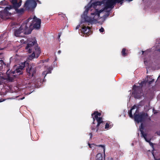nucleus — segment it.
I'll use <instances>...</instances> for the list:
<instances>
[{
	"label": "nucleus",
	"instance_id": "1",
	"mask_svg": "<svg viewBox=\"0 0 160 160\" xmlns=\"http://www.w3.org/2000/svg\"><path fill=\"white\" fill-rule=\"evenodd\" d=\"M25 49L27 50V52L29 53L32 52L27 58L28 60H30L34 58H38L41 53L40 48L38 47L35 38L27 44Z\"/></svg>",
	"mask_w": 160,
	"mask_h": 160
},
{
	"label": "nucleus",
	"instance_id": "2",
	"mask_svg": "<svg viewBox=\"0 0 160 160\" xmlns=\"http://www.w3.org/2000/svg\"><path fill=\"white\" fill-rule=\"evenodd\" d=\"M32 19V18L30 17L24 21L25 24L27 26L28 30L31 29L32 32L33 29L39 30L41 28V19L38 18L34 15L32 22H29V21Z\"/></svg>",
	"mask_w": 160,
	"mask_h": 160
},
{
	"label": "nucleus",
	"instance_id": "3",
	"mask_svg": "<svg viewBox=\"0 0 160 160\" xmlns=\"http://www.w3.org/2000/svg\"><path fill=\"white\" fill-rule=\"evenodd\" d=\"M24 67L26 68L27 74L28 76L29 79L32 78L36 73V67L35 64H29L27 62H24Z\"/></svg>",
	"mask_w": 160,
	"mask_h": 160
},
{
	"label": "nucleus",
	"instance_id": "4",
	"mask_svg": "<svg viewBox=\"0 0 160 160\" xmlns=\"http://www.w3.org/2000/svg\"><path fill=\"white\" fill-rule=\"evenodd\" d=\"M37 2L41 3L39 0H27L23 6L25 10L28 12H33L37 6Z\"/></svg>",
	"mask_w": 160,
	"mask_h": 160
},
{
	"label": "nucleus",
	"instance_id": "5",
	"mask_svg": "<svg viewBox=\"0 0 160 160\" xmlns=\"http://www.w3.org/2000/svg\"><path fill=\"white\" fill-rule=\"evenodd\" d=\"M31 33V29L28 30L27 26L25 24L24 22L22 23L19 29H14V34L16 37H21V34L23 33L25 34H29Z\"/></svg>",
	"mask_w": 160,
	"mask_h": 160
},
{
	"label": "nucleus",
	"instance_id": "6",
	"mask_svg": "<svg viewBox=\"0 0 160 160\" xmlns=\"http://www.w3.org/2000/svg\"><path fill=\"white\" fill-rule=\"evenodd\" d=\"M9 69L6 72V74L7 76L6 77H4L3 76H0V80H1L2 81L4 80H7L10 82H13L14 79L16 77V75H14L16 72V70L12 71V70L9 71Z\"/></svg>",
	"mask_w": 160,
	"mask_h": 160
},
{
	"label": "nucleus",
	"instance_id": "7",
	"mask_svg": "<svg viewBox=\"0 0 160 160\" xmlns=\"http://www.w3.org/2000/svg\"><path fill=\"white\" fill-rule=\"evenodd\" d=\"M148 115L147 113L144 112L140 113V114L134 113L133 115V118L135 121L138 123L144 122L147 118Z\"/></svg>",
	"mask_w": 160,
	"mask_h": 160
},
{
	"label": "nucleus",
	"instance_id": "8",
	"mask_svg": "<svg viewBox=\"0 0 160 160\" xmlns=\"http://www.w3.org/2000/svg\"><path fill=\"white\" fill-rule=\"evenodd\" d=\"M132 93L134 97L135 98H139L141 97L143 94L141 88L134 84L132 88Z\"/></svg>",
	"mask_w": 160,
	"mask_h": 160
},
{
	"label": "nucleus",
	"instance_id": "9",
	"mask_svg": "<svg viewBox=\"0 0 160 160\" xmlns=\"http://www.w3.org/2000/svg\"><path fill=\"white\" fill-rule=\"evenodd\" d=\"M92 117L93 119V123L95 124L94 122L95 121V119L97 122V124L96 125V132H98L99 129V127L101 126V125L102 124L103 122L102 120V117H98V116L97 113L93 114V113L92 114Z\"/></svg>",
	"mask_w": 160,
	"mask_h": 160
},
{
	"label": "nucleus",
	"instance_id": "10",
	"mask_svg": "<svg viewBox=\"0 0 160 160\" xmlns=\"http://www.w3.org/2000/svg\"><path fill=\"white\" fill-rule=\"evenodd\" d=\"M12 9L11 7H7L4 10H2L0 12V17L3 19L5 16H9L11 15V13L8 12V11Z\"/></svg>",
	"mask_w": 160,
	"mask_h": 160
},
{
	"label": "nucleus",
	"instance_id": "11",
	"mask_svg": "<svg viewBox=\"0 0 160 160\" xmlns=\"http://www.w3.org/2000/svg\"><path fill=\"white\" fill-rule=\"evenodd\" d=\"M115 4L116 3L115 0H108L106 2L105 8H112Z\"/></svg>",
	"mask_w": 160,
	"mask_h": 160
},
{
	"label": "nucleus",
	"instance_id": "12",
	"mask_svg": "<svg viewBox=\"0 0 160 160\" xmlns=\"http://www.w3.org/2000/svg\"><path fill=\"white\" fill-rule=\"evenodd\" d=\"M105 9V7L101 9L100 10H98V9H94V12H92L91 13V16L94 15L96 17V19H99L100 17V14L103 12L104 10L107 9Z\"/></svg>",
	"mask_w": 160,
	"mask_h": 160
},
{
	"label": "nucleus",
	"instance_id": "13",
	"mask_svg": "<svg viewBox=\"0 0 160 160\" xmlns=\"http://www.w3.org/2000/svg\"><path fill=\"white\" fill-rule=\"evenodd\" d=\"M82 18H83L82 17ZM83 18L84 19L85 22H87L90 23H92V22H93V20H97V19H96V16H95L92 18H91L87 16L84 17Z\"/></svg>",
	"mask_w": 160,
	"mask_h": 160
},
{
	"label": "nucleus",
	"instance_id": "14",
	"mask_svg": "<svg viewBox=\"0 0 160 160\" xmlns=\"http://www.w3.org/2000/svg\"><path fill=\"white\" fill-rule=\"evenodd\" d=\"M154 81V79H152V80L150 81H148V80H144L143 81L141 82L140 84V86L139 87L140 88L141 87V88H142L143 86L145 85L147 83H148L149 85H150Z\"/></svg>",
	"mask_w": 160,
	"mask_h": 160
},
{
	"label": "nucleus",
	"instance_id": "15",
	"mask_svg": "<svg viewBox=\"0 0 160 160\" xmlns=\"http://www.w3.org/2000/svg\"><path fill=\"white\" fill-rule=\"evenodd\" d=\"M101 3L99 2H95L92 3V4H88V6L90 8L92 7H93L95 9H97L96 7L98 5H100Z\"/></svg>",
	"mask_w": 160,
	"mask_h": 160
},
{
	"label": "nucleus",
	"instance_id": "16",
	"mask_svg": "<svg viewBox=\"0 0 160 160\" xmlns=\"http://www.w3.org/2000/svg\"><path fill=\"white\" fill-rule=\"evenodd\" d=\"M12 5H10L9 6L11 7L12 8H14L16 10L17 8H18L20 6V3H18V1L14 2L12 3Z\"/></svg>",
	"mask_w": 160,
	"mask_h": 160
},
{
	"label": "nucleus",
	"instance_id": "17",
	"mask_svg": "<svg viewBox=\"0 0 160 160\" xmlns=\"http://www.w3.org/2000/svg\"><path fill=\"white\" fill-rule=\"evenodd\" d=\"M82 31L85 33H87V34H90L89 31H90V29L89 27L85 26H82Z\"/></svg>",
	"mask_w": 160,
	"mask_h": 160
},
{
	"label": "nucleus",
	"instance_id": "18",
	"mask_svg": "<svg viewBox=\"0 0 160 160\" xmlns=\"http://www.w3.org/2000/svg\"><path fill=\"white\" fill-rule=\"evenodd\" d=\"M144 128V127L143 126V124L142 123H141L140 125V126L139 127V129L140 131L141 132V137H144V136L145 135H147V134L146 133H144V131H143V129Z\"/></svg>",
	"mask_w": 160,
	"mask_h": 160
},
{
	"label": "nucleus",
	"instance_id": "19",
	"mask_svg": "<svg viewBox=\"0 0 160 160\" xmlns=\"http://www.w3.org/2000/svg\"><path fill=\"white\" fill-rule=\"evenodd\" d=\"M24 11L26 10L23 8H21L20 9L17 8L15 10L16 13L19 14H22L24 13Z\"/></svg>",
	"mask_w": 160,
	"mask_h": 160
},
{
	"label": "nucleus",
	"instance_id": "20",
	"mask_svg": "<svg viewBox=\"0 0 160 160\" xmlns=\"http://www.w3.org/2000/svg\"><path fill=\"white\" fill-rule=\"evenodd\" d=\"M24 66H19L16 69V73H19V74H22V71L23 68Z\"/></svg>",
	"mask_w": 160,
	"mask_h": 160
},
{
	"label": "nucleus",
	"instance_id": "21",
	"mask_svg": "<svg viewBox=\"0 0 160 160\" xmlns=\"http://www.w3.org/2000/svg\"><path fill=\"white\" fill-rule=\"evenodd\" d=\"M95 159L96 160H102V154L101 153H99L96 155Z\"/></svg>",
	"mask_w": 160,
	"mask_h": 160
},
{
	"label": "nucleus",
	"instance_id": "22",
	"mask_svg": "<svg viewBox=\"0 0 160 160\" xmlns=\"http://www.w3.org/2000/svg\"><path fill=\"white\" fill-rule=\"evenodd\" d=\"M85 10L83 12V17L84 16H87V14L88 13V11L90 9V8L88 6V5L85 7Z\"/></svg>",
	"mask_w": 160,
	"mask_h": 160
},
{
	"label": "nucleus",
	"instance_id": "23",
	"mask_svg": "<svg viewBox=\"0 0 160 160\" xmlns=\"http://www.w3.org/2000/svg\"><path fill=\"white\" fill-rule=\"evenodd\" d=\"M147 135H145V136H144V137H143V138H144V139H145V140L147 142L149 143L150 146H151L152 148H153V144L152 143V142H151V141H150L151 139H147Z\"/></svg>",
	"mask_w": 160,
	"mask_h": 160
},
{
	"label": "nucleus",
	"instance_id": "24",
	"mask_svg": "<svg viewBox=\"0 0 160 160\" xmlns=\"http://www.w3.org/2000/svg\"><path fill=\"white\" fill-rule=\"evenodd\" d=\"M51 73V70L50 68H48L47 71H44L42 73V75L43 76H44V77L46 76L48 73Z\"/></svg>",
	"mask_w": 160,
	"mask_h": 160
},
{
	"label": "nucleus",
	"instance_id": "25",
	"mask_svg": "<svg viewBox=\"0 0 160 160\" xmlns=\"http://www.w3.org/2000/svg\"><path fill=\"white\" fill-rule=\"evenodd\" d=\"M8 4V2L5 0H3L0 2V5H7Z\"/></svg>",
	"mask_w": 160,
	"mask_h": 160
},
{
	"label": "nucleus",
	"instance_id": "26",
	"mask_svg": "<svg viewBox=\"0 0 160 160\" xmlns=\"http://www.w3.org/2000/svg\"><path fill=\"white\" fill-rule=\"evenodd\" d=\"M126 50V49L125 48H123L122 50V51L121 52V53H122V55L123 57H125V56H127V53H126V52H125Z\"/></svg>",
	"mask_w": 160,
	"mask_h": 160
},
{
	"label": "nucleus",
	"instance_id": "27",
	"mask_svg": "<svg viewBox=\"0 0 160 160\" xmlns=\"http://www.w3.org/2000/svg\"><path fill=\"white\" fill-rule=\"evenodd\" d=\"M94 124H95L93 123V122L92 124L91 127V128H90L91 129L92 131H94L96 129V130H97V128H96V126H95Z\"/></svg>",
	"mask_w": 160,
	"mask_h": 160
},
{
	"label": "nucleus",
	"instance_id": "28",
	"mask_svg": "<svg viewBox=\"0 0 160 160\" xmlns=\"http://www.w3.org/2000/svg\"><path fill=\"white\" fill-rule=\"evenodd\" d=\"M124 0H115L116 4L117 3H120L121 5L123 3Z\"/></svg>",
	"mask_w": 160,
	"mask_h": 160
},
{
	"label": "nucleus",
	"instance_id": "29",
	"mask_svg": "<svg viewBox=\"0 0 160 160\" xmlns=\"http://www.w3.org/2000/svg\"><path fill=\"white\" fill-rule=\"evenodd\" d=\"M111 125H109L108 123H106L105 125V128L107 129H108L111 128L112 127Z\"/></svg>",
	"mask_w": 160,
	"mask_h": 160
},
{
	"label": "nucleus",
	"instance_id": "30",
	"mask_svg": "<svg viewBox=\"0 0 160 160\" xmlns=\"http://www.w3.org/2000/svg\"><path fill=\"white\" fill-rule=\"evenodd\" d=\"M132 110L131 109L128 111V113L130 118H133V116L132 114Z\"/></svg>",
	"mask_w": 160,
	"mask_h": 160
},
{
	"label": "nucleus",
	"instance_id": "31",
	"mask_svg": "<svg viewBox=\"0 0 160 160\" xmlns=\"http://www.w3.org/2000/svg\"><path fill=\"white\" fill-rule=\"evenodd\" d=\"M3 65H5L6 64L2 60H0V65H1V66H0V68H1V67Z\"/></svg>",
	"mask_w": 160,
	"mask_h": 160
},
{
	"label": "nucleus",
	"instance_id": "32",
	"mask_svg": "<svg viewBox=\"0 0 160 160\" xmlns=\"http://www.w3.org/2000/svg\"><path fill=\"white\" fill-rule=\"evenodd\" d=\"M142 55H144L145 56H146L148 55V52L147 51H142Z\"/></svg>",
	"mask_w": 160,
	"mask_h": 160
},
{
	"label": "nucleus",
	"instance_id": "33",
	"mask_svg": "<svg viewBox=\"0 0 160 160\" xmlns=\"http://www.w3.org/2000/svg\"><path fill=\"white\" fill-rule=\"evenodd\" d=\"M97 146L98 147H102L103 149V151H104V153H105V146L104 145H97Z\"/></svg>",
	"mask_w": 160,
	"mask_h": 160
},
{
	"label": "nucleus",
	"instance_id": "34",
	"mask_svg": "<svg viewBox=\"0 0 160 160\" xmlns=\"http://www.w3.org/2000/svg\"><path fill=\"white\" fill-rule=\"evenodd\" d=\"M97 113L98 116L100 117L101 115V113L99 112L98 111H95L93 112V114Z\"/></svg>",
	"mask_w": 160,
	"mask_h": 160
},
{
	"label": "nucleus",
	"instance_id": "35",
	"mask_svg": "<svg viewBox=\"0 0 160 160\" xmlns=\"http://www.w3.org/2000/svg\"><path fill=\"white\" fill-rule=\"evenodd\" d=\"M99 31L100 32H103L104 31V30L103 28L102 27L99 29Z\"/></svg>",
	"mask_w": 160,
	"mask_h": 160
},
{
	"label": "nucleus",
	"instance_id": "36",
	"mask_svg": "<svg viewBox=\"0 0 160 160\" xmlns=\"http://www.w3.org/2000/svg\"><path fill=\"white\" fill-rule=\"evenodd\" d=\"M108 13L106 14H105L104 15V17L105 18H107V17H108L109 16V11H108Z\"/></svg>",
	"mask_w": 160,
	"mask_h": 160
},
{
	"label": "nucleus",
	"instance_id": "37",
	"mask_svg": "<svg viewBox=\"0 0 160 160\" xmlns=\"http://www.w3.org/2000/svg\"><path fill=\"white\" fill-rule=\"evenodd\" d=\"M138 107H137L136 105H133L131 108V109L132 110H133L134 109H135V108H137Z\"/></svg>",
	"mask_w": 160,
	"mask_h": 160
},
{
	"label": "nucleus",
	"instance_id": "38",
	"mask_svg": "<svg viewBox=\"0 0 160 160\" xmlns=\"http://www.w3.org/2000/svg\"><path fill=\"white\" fill-rule=\"evenodd\" d=\"M59 16L60 17L61 16L63 18H65V15L64 14H59Z\"/></svg>",
	"mask_w": 160,
	"mask_h": 160
},
{
	"label": "nucleus",
	"instance_id": "39",
	"mask_svg": "<svg viewBox=\"0 0 160 160\" xmlns=\"http://www.w3.org/2000/svg\"><path fill=\"white\" fill-rule=\"evenodd\" d=\"M139 110H138V109H137L136 111H135V112L134 113H137V114H139Z\"/></svg>",
	"mask_w": 160,
	"mask_h": 160
},
{
	"label": "nucleus",
	"instance_id": "40",
	"mask_svg": "<svg viewBox=\"0 0 160 160\" xmlns=\"http://www.w3.org/2000/svg\"><path fill=\"white\" fill-rule=\"evenodd\" d=\"M61 33H59L58 36V39H59L61 35Z\"/></svg>",
	"mask_w": 160,
	"mask_h": 160
},
{
	"label": "nucleus",
	"instance_id": "41",
	"mask_svg": "<svg viewBox=\"0 0 160 160\" xmlns=\"http://www.w3.org/2000/svg\"><path fill=\"white\" fill-rule=\"evenodd\" d=\"M18 1V0H12V1H11V3L12 2H16Z\"/></svg>",
	"mask_w": 160,
	"mask_h": 160
},
{
	"label": "nucleus",
	"instance_id": "42",
	"mask_svg": "<svg viewBox=\"0 0 160 160\" xmlns=\"http://www.w3.org/2000/svg\"><path fill=\"white\" fill-rule=\"evenodd\" d=\"M80 26V25H78L76 28V29H78L79 28Z\"/></svg>",
	"mask_w": 160,
	"mask_h": 160
},
{
	"label": "nucleus",
	"instance_id": "43",
	"mask_svg": "<svg viewBox=\"0 0 160 160\" xmlns=\"http://www.w3.org/2000/svg\"><path fill=\"white\" fill-rule=\"evenodd\" d=\"M4 99L3 98H1L0 99V102H2L4 101Z\"/></svg>",
	"mask_w": 160,
	"mask_h": 160
},
{
	"label": "nucleus",
	"instance_id": "44",
	"mask_svg": "<svg viewBox=\"0 0 160 160\" xmlns=\"http://www.w3.org/2000/svg\"><path fill=\"white\" fill-rule=\"evenodd\" d=\"M89 135L90 136V138H92V133H90L89 134Z\"/></svg>",
	"mask_w": 160,
	"mask_h": 160
},
{
	"label": "nucleus",
	"instance_id": "45",
	"mask_svg": "<svg viewBox=\"0 0 160 160\" xmlns=\"http://www.w3.org/2000/svg\"><path fill=\"white\" fill-rule=\"evenodd\" d=\"M22 1L20 0L18 3H20V5L21 6L22 4Z\"/></svg>",
	"mask_w": 160,
	"mask_h": 160
},
{
	"label": "nucleus",
	"instance_id": "46",
	"mask_svg": "<svg viewBox=\"0 0 160 160\" xmlns=\"http://www.w3.org/2000/svg\"><path fill=\"white\" fill-rule=\"evenodd\" d=\"M90 160H95L94 157H91L90 158Z\"/></svg>",
	"mask_w": 160,
	"mask_h": 160
},
{
	"label": "nucleus",
	"instance_id": "47",
	"mask_svg": "<svg viewBox=\"0 0 160 160\" xmlns=\"http://www.w3.org/2000/svg\"><path fill=\"white\" fill-rule=\"evenodd\" d=\"M61 53V51L60 50H59V51H58V53L59 54H60Z\"/></svg>",
	"mask_w": 160,
	"mask_h": 160
},
{
	"label": "nucleus",
	"instance_id": "48",
	"mask_svg": "<svg viewBox=\"0 0 160 160\" xmlns=\"http://www.w3.org/2000/svg\"><path fill=\"white\" fill-rule=\"evenodd\" d=\"M49 60V59H47V60H45V61L46 62H48V61Z\"/></svg>",
	"mask_w": 160,
	"mask_h": 160
},
{
	"label": "nucleus",
	"instance_id": "49",
	"mask_svg": "<svg viewBox=\"0 0 160 160\" xmlns=\"http://www.w3.org/2000/svg\"><path fill=\"white\" fill-rule=\"evenodd\" d=\"M126 1H128V2H131L133 0H126Z\"/></svg>",
	"mask_w": 160,
	"mask_h": 160
},
{
	"label": "nucleus",
	"instance_id": "50",
	"mask_svg": "<svg viewBox=\"0 0 160 160\" xmlns=\"http://www.w3.org/2000/svg\"><path fill=\"white\" fill-rule=\"evenodd\" d=\"M25 98V97H23L22 98H21L20 99L22 100L24 99Z\"/></svg>",
	"mask_w": 160,
	"mask_h": 160
},
{
	"label": "nucleus",
	"instance_id": "51",
	"mask_svg": "<svg viewBox=\"0 0 160 160\" xmlns=\"http://www.w3.org/2000/svg\"><path fill=\"white\" fill-rule=\"evenodd\" d=\"M88 145H89V147L90 148H91V145L90 144H89Z\"/></svg>",
	"mask_w": 160,
	"mask_h": 160
},
{
	"label": "nucleus",
	"instance_id": "52",
	"mask_svg": "<svg viewBox=\"0 0 160 160\" xmlns=\"http://www.w3.org/2000/svg\"><path fill=\"white\" fill-rule=\"evenodd\" d=\"M157 50L159 51V52H160V49H158Z\"/></svg>",
	"mask_w": 160,
	"mask_h": 160
},
{
	"label": "nucleus",
	"instance_id": "53",
	"mask_svg": "<svg viewBox=\"0 0 160 160\" xmlns=\"http://www.w3.org/2000/svg\"><path fill=\"white\" fill-rule=\"evenodd\" d=\"M44 78H45V77H44ZM46 80L44 78V79L43 80V81H45Z\"/></svg>",
	"mask_w": 160,
	"mask_h": 160
},
{
	"label": "nucleus",
	"instance_id": "54",
	"mask_svg": "<svg viewBox=\"0 0 160 160\" xmlns=\"http://www.w3.org/2000/svg\"><path fill=\"white\" fill-rule=\"evenodd\" d=\"M2 82H1L0 81V85H1L2 84Z\"/></svg>",
	"mask_w": 160,
	"mask_h": 160
},
{
	"label": "nucleus",
	"instance_id": "55",
	"mask_svg": "<svg viewBox=\"0 0 160 160\" xmlns=\"http://www.w3.org/2000/svg\"><path fill=\"white\" fill-rule=\"evenodd\" d=\"M146 62H147V61H145V60H144V63H146Z\"/></svg>",
	"mask_w": 160,
	"mask_h": 160
},
{
	"label": "nucleus",
	"instance_id": "56",
	"mask_svg": "<svg viewBox=\"0 0 160 160\" xmlns=\"http://www.w3.org/2000/svg\"><path fill=\"white\" fill-rule=\"evenodd\" d=\"M113 159V158H111L110 159V160H112Z\"/></svg>",
	"mask_w": 160,
	"mask_h": 160
},
{
	"label": "nucleus",
	"instance_id": "57",
	"mask_svg": "<svg viewBox=\"0 0 160 160\" xmlns=\"http://www.w3.org/2000/svg\"><path fill=\"white\" fill-rule=\"evenodd\" d=\"M105 158V154H104V158Z\"/></svg>",
	"mask_w": 160,
	"mask_h": 160
},
{
	"label": "nucleus",
	"instance_id": "58",
	"mask_svg": "<svg viewBox=\"0 0 160 160\" xmlns=\"http://www.w3.org/2000/svg\"><path fill=\"white\" fill-rule=\"evenodd\" d=\"M103 1H105V0H103Z\"/></svg>",
	"mask_w": 160,
	"mask_h": 160
},
{
	"label": "nucleus",
	"instance_id": "59",
	"mask_svg": "<svg viewBox=\"0 0 160 160\" xmlns=\"http://www.w3.org/2000/svg\"><path fill=\"white\" fill-rule=\"evenodd\" d=\"M0 8H2V7H0Z\"/></svg>",
	"mask_w": 160,
	"mask_h": 160
},
{
	"label": "nucleus",
	"instance_id": "60",
	"mask_svg": "<svg viewBox=\"0 0 160 160\" xmlns=\"http://www.w3.org/2000/svg\"><path fill=\"white\" fill-rule=\"evenodd\" d=\"M159 77H160V75L159 76L158 78H159Z\"/></svg>",
	"mask_w": 160,
	"mask_h": 160
}]
</instances>
